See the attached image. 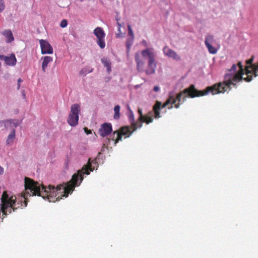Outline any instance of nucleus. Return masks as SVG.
Returning <instances> with one entry per match:
<instances>
[{
  "instance_id": "nucleus-5",
  "label": "nucleus",
  "mask_w": 258,
  "mask_h": 258,
  "mask_svg": "<svg viewBox=\"0 0 258 258\" xmlns=\"http://www.w3.org/2000/svg\"><path fill=\"white\" fill-rule=\"evenodd\" d=\"M81 111L80 106L78 104H74L71 106V111L67 119L68 123L72 126H75L78 123L79 114Z\"/></svg>"
},
{
  "instance_id": "nucleus-16",
  "label": "nucleus",
  "mask_w": 258,
  "mask_h": 258,
  "mask_svg": "<svg viewBox=\"0 0 258 258\" xmlns=\"http://www.w3.org/2000/svg\"><path fill=\"white\" fill-rule=\"evenodd\" d=\"M142 122H140L138 120L137 121L133 122L131 126H129L131 128V132H132V134L134 132L136 131L138 128L142 127Z\"/></svg>"
},
{
  "instance_id": "nucleus-32",
  "label": "nucleus",
  "mask_w": 258,
  "mask_h": 258,
  "mask_svg": "<svg viewBox=\"0 0 258 258\" xmlns=\"http://www.w3.org/2000/svg\"><path fill=\"white\" fill-rule=\"evenodd\" d=\"M153 90L155 91V92H158L159 90V87L156 86H154V88H153Z\"/></svg>"
},
{
  "instance_id": "nucleus-27",
  "label": "nucleus",
  "mask_w": 258,
  "mask_h": 258,
  "mask_svg": "<svg viewBox=\"0 0 258 258\" xmlns=\"http://www.w3.org/2000/svg\"><path fill=\"white\" fill-rule=\"evenodd\" d=\"M5 5L3 0H0V13L5 9Z\"/></svg>"
},
{
  "instance_id": "nucleus-10",
  "label": "nucleus",
  "mask_w": 258,
  "mask_h": 258,
  "mask_svg": "<svg viewBox=\"0 0 258 258\" xmlns=\"http://www.w3.org/2000/svg\"><path fill=\"white\" fill-rule=\"evenodd\" d=\"M6 129L11 131H16L15 129L18 125V121L16 120L10 119L3 121Z\"/></svg>"
},
{
  "instance_id": "nucleus-6",
  "label": "nucleus",
  "mask_w": 258,
  "mask_h": 258,
  "mask_svg": "<svg viewBox=\"0 0 258 258\" xmlns=\"http://www.w3.org/2000/svg\"><path fill=\"white\" fill-rule=\"evenodd\" d=\"M132 135L131 128L129 126H124L121 127L119 131H115L113 133L111 140L114 142V145H116L119 141H121L122 136H126V137H129ZM109 142L110 139H108Z\"/></svg>"
},
{
  "instance_id": "nucleus-29",
  "label": "nucleus",
  "mask_w": 258,
  "mask_h": 258,
  "mask_svg": "<svg viewBox=\"0 0 258 258\" xmlns=\"http://www.w3.org/2000/svg\"><path fill=\"white\" fill-rule=\"evenodd\" d=\"M237 68V66L236 64H233L231 68L229 70V71L230 72H232V71H233V72H234L235 71H236V69Z\"/></svg>"
},
{
  "instance_id": "nucleus-3",
  "label": "nucleus",
  "mask_w": 258,
  "mask_h": 258,
  "mask_svg": "<svg viewBox=\"0 0 258 258\" xmlns=\"http://www.w3.org/2000/svg\"><path fill=\"white\" fill-rule=\"evenodd\" d=\"M177 99V93L172 92L169 94V98L162 105L159 101H157L153 106V111L155 114V118H158L160 117V110L161 108L167 107L168 109L171 108L174 106L177 108V104H176V101Z\"/></svg>"
},
{
  "instance_id": "nucleus-15",
  "label": "nucleus",
  "mask_w": 258,
  "mask_h": 258,
  "mask_svg": "<svg viewBox=\"0 0 258 258\" xmlns=\"http://www.w3.org/2000/svg\"><path fill=\"white\" fill-rule=\"evenodd\" d=\"M153 113L152 111L149 112L147 114L144 116V119L141 120V122H146L149 124L153 122Z\"/></svg>"
},
{
  "instance_id": "nucleus-30",
  "label": "nucleus",
  "mask_w": 258,
  "mask_h": 258,
  "mask_svg": "<svg viewBox=\"0 0 258 258\" xmlns=\"http://www.w3.org/2000/svg\"><path fill=\"white\" fill-rule=\"evenodd\" d=\"M22 80L21 78L18 79L17 81V89L19 90L20 88V84L22 82Z\"/></svg>"
},
{
  "instance_id": "nucleus-34",
  "label": "nucleus",
  "mask_w": 258,
  "mask_h": 258,
  "mask_svg": "<svg viewBox=\"0 0 258 258\" xmlns=\"http://www.w3.org/2000/svg\"><path fill=\"white\" fill-rule=\"evenodd\" d=\"M6 56L3 55H1L0 54V59L2 60V59H4L5 60V58L6 57Z\"/></svg>"
},
{
  "instance_id": "nucleus-22",
  "label": "nucleus",
  "mask_w": 258,
  "mask_h": 258,
  "mask_svg": "<svg viewBox=\"0 0 258 258\" xmlns=\"http://www.w3.org/2000/svg\"><path fill=\"white\" fill-rule=\"evenodd\" d=\"M214 41V36L212 35H208L205 37V45L211 44Z\"/></svg>"
},
{
  "instance_id": "nucleus-9",
  "label": "nucleus",
  "mask_w": 258,
  "mask_h": 258,
  "mask_svg": "<svg viewBox=\"0 0 258 258\" xmlns=\"http://www.w3.org/2000/svg\"><path fill=\"white\" fill-rule=\"evenodd\" d=\"M112 132V125L109 123H103L99 130L98 134L102 137L109 135Z\"/></svg>"
},
{
  "instance_id": "nucleus-36",
  "label": "nucleus",
  "mask_w": 258,
  "mask_h": 258,
  "mask_svg": "<svg viewBox=\"0 0 258 258\" xmlns=\"http://www.w3.org/2000/svg\"><path fill=\"white\" fill-rule=\"evenodd\" d=\"M80 1L82 2V1H83L84 0H80Z\"/></svg>"
},
{
  "instance_id": "nucleus-31",
  "label": "nucleus",
  "mask_w": 258,
  "mask_h": 258,
  "mask_svg": "<svg viewBox=\"0 0 258 258\" xmlns=\"http://www.w3.org/2000/svg\"><path fill=\"white\" fill-rule=\"evenodd\" d=\"M85 132L86 133L87 135L91 134L92 133L91 131L89 130L87 127H85L84 128Z\"/></svg>"
},
{
  "instance_id": "nucleus-24",
  "label": "nucleus",
  "mask_w": 258,
  "mask_h": 258,
  "mask_svg": "<svg viewBox=\"0 0 258 258\" xmlns=\"http://www.w3.org/2000/svg\"><path fill=\"white\" fill-rule=\"evenodd\" d=\"M127 29L128 31V35L131 36V38H134L135 36L131 26L130 24L127 25Z\"/></svg>"
},
{
  "instance_id": "nucleus-20",
  "label": "nucleus",
  "mask_w": 258,
  "mask_h": 258,
  "mask_svg": "<svg viewBox=\"0 0 258 258\" xmlns=\"http://www.w3.org/2000/svg\"><path fill=\"white\" fill-rule=\"evenodd\" d=\"M120 107L119 105H115L114 108V114L113 118L114 119L117 120L120 118Z\"/></svg>"
},
{
  "instance_id": "nucleus-1",
  "label": "nucleus",
  "mask_w": 258,
  "mask_h": 258,
  "mask_svg": "<svg viewBox=\"0 0 258 258\" xmlns=\"http://www.w3.org/2000/svg\"><path fill=\"white\" fill-rule=\"evenodd\" d=\"M239 70L236 74H227L225 75L224 80L223 82L215 83L210 87H208L205 90L199 91L196 89L194 84L190 85L188 88H186L183 92L178 93V102H180L181 99L186 97L195 98L197 97L203 96L211 93L213 95L224 93L227 91L231 90V85L236 86V82L243 80V66L241 62L238 63ZM179 104H178V106Z\"/></svg>"
},
{
  "instance_id": "nucleus-18",
  "label": "nucleus",
  "mask_w": 258,
  "mask_h": 258,
  "mask_svg": "<svg viewBox=\"0 0 258 258\" xmlns=\"http://www.w3.org/2000/svg\"><path fill=\"white\" fill-rule=\"evenodd\" d=\"M16 137V131H11V133L8 136L6 140L7 145H11L13 143L14 140Z\"/></svg>"
},
{
  "instance_id": "nucleus-12",
  "label": "nucleus",
  "mask_w": 258,
  "mask_h": 258,
  "mask_svg": "<svg viewBox=\"0 0 258 258\" xmlns=\"http://www.w3.org/2000/svg\"><path fill=\"white\" fill-rule=\"evenodd\" d=\"M5 63L9 66H14L16 64L17 59L14 54H12L10 56L5 58Z\"/></svg>"
},
{
  "instance_id": "nucleus-21",
  "label": "nucleus",
  "mask_w": 258,
  "mask_h": 258,
  "mask_svg": "<svg viewBox=\"0 0 258 258\" xmlns=\"http://www.w3.org/2000/svg\"><path fill=\"white\" fill-rule=\"evenodd\" d=\"M127 108L129 111V114L128 115V117L131 122V125H132L133 122H135L134 114L133 111L131 109L130 106L127 105Z\"/></svg>"
},
{
  "instance_id": "nucleus-2",
  "label": "nucleus",
  "mask_w": 258,
  "mask_h": 258,
  "mask_svg": "<svg viewBox=\"0 0 258 258\" xmlns=\"http://www.w3.org/2000/svg\"><path fill=\"white\" fill-rule=\"evenodd\" d=\"M135 59L138 72H145L150 75L155 73L156 68V54L153 48H148L135 54Z\"/></svg>"
},
{
  "instance_id": "nucleus-28",
  "label": "nucleus",
  "mask_w": 258,
  "mask_h": 258,
  "mask_svg": "<svg viewBox=\"0 0 258 258\" xmlns=\"http://www.w3.org/2000/svg\"><path fill=\"white\" fill-rule=\"evenodd\" d=\"M67 21L66 20H63L61 21L60 26L62 28H64L67 26Z\"/></svg>"
},
{
  "instance_id": "nucleus-11",
  "label": "nucleus",
  "mask_w": 258,
  "mask_h": 258,
  "mask_svg": "<svg viewBox=\"0 0 258 258\" xmlns=\"http://www.w3.org/2000/svg\"><path fill=\"white\" fill-rule=\"evenodd\" d=\"M2 34L5 37L7 43H10L14 41V38L11 30H5L3 32Z\"/></svg>"
},
{
  "instance_id": "nucleus-23",
  "label": "nucleus",
  "mask_w": 258,
  "mask_h": 258,
  "mask_svg": "<svg viewBox=\"0 0 258 258\" xmlns=\"http://www.w3.org/2000/svg\"><path fill=\"white\" fill-rule=\"evenodd\" d=\"M206 46L207 47L210 53L215 54L217 51V49L213 46L211 44L207 45Z\"/></svg>"
},
{
  "instance_id": "nucleus-14",
  "label": "nucleus",
  "mask_w": 258,
  "mask_h": 258,
  "mask_svg": "<svg viewBox=\"0 0 258 258\" xmlns=\"http://www.w3.org/2000/svg\"><path fill=\"white\" fill-rule=\"evenodd\" d=\"M164 53L169 57L175 58L176 54V52L167 47H165L163 48Z\"/></svg>"
},
{
  "instance_id": "nucleus-17",
  "label": "nucleus",
  "mask_w": 258,
  "mask_h": 258,
  "mask_svg": "<svg viewBox=\"0 0 258 258\" xmlns=\"http://www.w3.org/2000/svg\"><path fill=\"white\" fill-rule=\"evenodd\" d=\"M101 61L103 64L104 66L106 68L108 73H110L111 71V63L110 61L104 58H101Z\"/></svg>"
},
{
  "instance_id": "nucleus-25",
  "label": "nucleus",
  "mask_w": 258,
  "mask_h": 258,
  "mask_svg": "<svg viewBox=\"0 0 258 258\" xmlns=\"http://www.w3.org/2000/svg\"><path fill=\"white\" fill-rule=\"evenodd\" d=\"M138 112L139 114H140V116L138 118V120L141 122V120H142V119H144L145 115H143V114L142 113V111L141 109L139 108L138 110Z\"/></svg>"
},
{
  "instance_id": "nucleus-33",
  "label": "nucleus",
  "mask_w": 258,
  "mask_h": 258,
  "mask_svg": "<svg viewBox=\"0 0 258 258\" xmlns=\"http://www.w3.org/2000/svg\"><path fill=\"white\" fill-rule=\"evenodd\" d=\"M4 173V169L0 166V175H2Z\"/></svg>"
},
{
  "instance_id": "nucleus-26",
  "label": "nucleus",
  "mask_w": 258,
  "mask_h": 258,
  "mask_svg": "<svg viewBox=\"0 0 258 258\" xmlns=\"http://www.w3.org/2000/svg\"><path fill=\"white\" fill-rule=\"evenodd\" d=\"M117 26H118V31H119V33L117 34V37H121L123 36V34L121 33V30H120L121 25L120 23H117Z\"/></svg>"
},
{
  "instance_id": "nucleus-7",
  "label": "nucleus",
  "mask_w": 258,
  "mask_h": 258,
  "mask_svg": "<svg viewBox=\"0 0 258 258\" xmlns=\"http://www.w3.org/2000/svg\"><path fill=\"white\" fill-rule=\"evenodd\" d=\"M93 33L97 38V44L101 48H104L105 46V43L104 40L105 33H104L103 29L101 27H98L94 30Z\"/></svg>"
},
{
  "instance_id": "nucleus-13",
  "label": "nucleus",
  "mask_w": 258,
  "mask_h": 258,
  "mask_svg": "<svg viewBox=\"0 0 258 258\" xmlns=\"http://www.w3.org/2000/svg\"><path fill=\"white\" fill-rule=\"evenodd\" d=\"M43 59V62L42 63V70L43 72H45L46 68L47 67L48 64L52 61L53 59L52 57L49 56H45L44 57H42L41 58Z\"/></svg>"
},
{
  "instance_id": "nucleus-4",
  "label": "nucleus",
  "mask_w": 258,
  "mask_h": 258,
  "mask_svg": "<svg viewBox=\"0 0 258 258\" xmlns=\"http://www.w3.org/2000/svg\"><path fill=\"white\" fill-rule=\"evenodd\" d=\"M253 56L246 61V63L250 65L246 66L245 68L246 77L244 78V81L247 82L251 81L253 76L254 77L258 76V63L253 64Z\"/></svg>"
},
{
  "instance_id": "nucleus-8",
  "label": "nucleus",
  "mask_w": 258,
  "mask_h": 258,
  "mask_svg": "<svg viewBox=\"0 0 258 258\" xmlns=\"http://www.w3.org/2000/svg\"><path fill=\"white\" fill-rule=\"evenodd\" d=\"M42 54L53 53V48L51 45L46 40L41 39L39 40Z\"/></svg>"
},
{
  "instance_id": "nucleus-19",
  "label": "nucleus",
  "mask_w": 258,
  "mask_h": 258,
  "mask_svg": "<svg viewBox=\"0 0 258 258\" xmlns=\"http://www.w3.org/2000/svg\"><path fill=\"white\" fill-rule=\"evenodd\" d=\"M134 38H130L126 39L125 42V46L126 47V53L128 54L132 45L133 44Z\"/></svg>"
},
{
  "instance_id": "nucleus-35",
  "label": "nucleus",
  "mask_w": 258,
  "mask_h": 258,
  "mask_svg": "<svg viewBox=\"0 0 258 258\" xmlns=\"http://www.w3.org/2000/svg\"><path fill=\"white\" fill-rule=\"evenodd\" d=\"M143 43L144 44H145V43H146V41L145 40H144V41H143Z\"/></svg>"
}]
</instances>
